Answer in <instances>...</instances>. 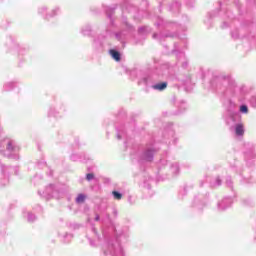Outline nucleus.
Instances as JSON below:
<instances>
[{
	"mask_svg": "<svg viewBox=\"0 0 256 256\" xmlns=\"http://www.w3.org/2000/svg\"><path fill=\"white\" fill-rule=\"evenodd\" d=\"M235 131H236V135L243 136L245 133V128H243V124H237Z\"/></svg>",
	"mask_w": 256,
	"mask_h": 256,
	"instance_id": "obj_1",
	"label": "nucleus"
},
{
	"mask_svg": "<svg viewBox=\"0 0 256 256\" xmlns=\"http://www.w3.org/2000/svg\"><path fill=\"white\" fill-rule=\"evenodd\" d=\"M93 174H87V176H86V179L88 180V181H91V179H93Z\"/></svg>",
	"mask_w": 256,
	"mask_h": 256,
	"instance_id": "obj_7",
	"label": "nucleus"
},
{
	"mask_svg": "<svg viewBox=\"0 0 256 256\" xmlns=\"http://www.w3.org/2000/svg\"><path fill=\"white\" fill-rule=\"evenodd\" d=\"M110 55L114 59V61H121V54H119V52L111 50Z\"/></svg>",
	"mask_w": 256,
	"mask_h": 256,
	"instance_id": "obj_2",
	"label": "nucleus"
},
{
	"mask_svg": "<svg viewBox=\"0 0 256 256\" xmlns=\"http://www.w3.org/2000/svg\"><path fill=\"white\" fill-rule=\"evenodd\" d=\"M11 145H12V143L9 142V143H8V146H7V149L11 150V149H12Z\"/></svg>",
	"mask_w": 256,
	"mask_h": 256,
	"instance_id": "obj_8",
	"label": "nucleus"
},
{
	"mask_svg": "<svg viewBox=\"0 0 256 256\" xmlns=\"http://www.w3.org/2000/svg\"><path fill=\"white\" fill-rule=\"evenodd\" d=\"M76 201L78 203H83L85 201V195L79 194L78 197L76 198Z\"/></svg>",
	"mask_w": 256,
	"mask_h": 256,
	"instance_id": "obj_4",
	"label": "nucleus"
},
{
	"mask_svg": "<svg viewBox=\"0 0 256 256\" xmlns=\"http://www.w3.org/2000/svg\"><path fill=\"white\" fill-rule=\"evenodd\" d=\"M112 194L114 195V198H116L117 200H120L123 197L121 193L117 191L112 192Z\"/></svg>",
	"mask_w": 256,
	"mask_h": 256,
	"instance_id": "obj_5",
	"label": "nucleus"
},
{
	"mask_svg": "<svg viewBox=\"0 0 256 256\" xmlns=\"http://www.w3.org/2000/svg\"><path fill=\"white\" fill-rule=\"evenodd\" d=\"M240 111H241V113H247L249 110H248L247 106L243 105L240 107Z\"/></svg>",
	"mask_w": 256,
	"mask_h": 256,
	"instance_id": "obj_6",
	"label": "nucleus"
},
{
	"mask_svg": "<svg viewBox=\"0 0 256 256\" xmlns=\"http://www.w3.org/2000/svg\"><path fill=\"white\" fill-rule=\"evenodd\" d=\"M154 89H158V91H163L164 89H167V83H161L154 86Z\"/></svg>",
	"mask_w": 256,
	"mask_h": 256,
	"instance_id": "obj_3",
	"label": "nucleus"
}]
</instances>
